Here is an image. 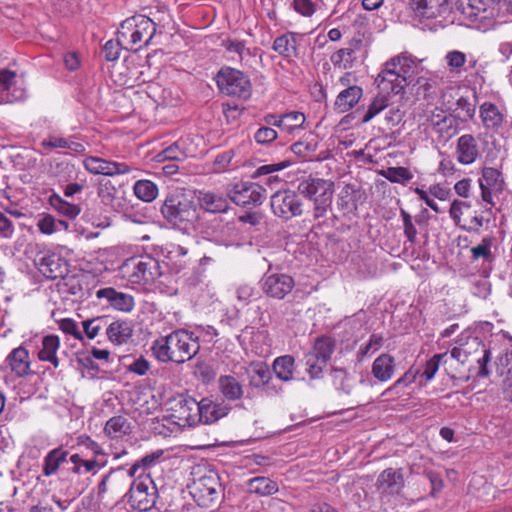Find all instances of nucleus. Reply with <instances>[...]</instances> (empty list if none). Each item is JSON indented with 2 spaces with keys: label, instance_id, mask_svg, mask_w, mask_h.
I'll return each mask as SVG.
<instances>
[{
  "label": "nucleus",
  "instance_id": "obj_35",
  "mask_svg": "<svg viewBox=\"0 0 512 512\" xmlns=\"http://www.w3.org/2000/svg\"><path fill=\"white\" fill-rule=\"evenodd\" d=\"M480 117L487 129L499 128L504 120L503 113L491 102H484L480 106Z\"/></svg>",
  "mask_w": 512,
  "mask_h": 512
},
{
  "label": "nucleus",
  "instance_id": "obj_62",
  "mask_svg": "<svg viewBox=\"0 0 512 512\" xmlns=\"http://www.w3.org/2000/svg\"><path fill=\"white\" fill-rule=\"evenodd\" d=\"M447 355V352L442 354H435L430 360H428L425 364V368L423 370L422 376L425 377L427 381L431 380L436 372L438 371L439 364L441 360Z\"/></svg>",
  "mask_w": 512,
  "mask_h": 512
},
{
  "label": "nucleus",
  "instance_id": "obj_55",
  "mask_svg": "<svg viewBox=\"0 0 512 512\" xmlns=\"http://www.w3.org/2000/svg\"><path fill=\"white\" fill-rule=\"evenodd\" d=\"M456 110L459 112V117L463 120H470L474 117L476 112L475 101L472 102L468 97L461 96L456 101Z\"/></svg>",
  "mask_w": 512,
  "mask_h": 512
},
{
  "label": "nucleus",
  "instance_id": "obj_25",
  "mask_svg": "<svg viewBox=\"0 0 512 512\" xmlns=\"http://www.w3.org/2000/svg\"><path fill=\"white\" fill-rule=\"evenodd\" d=\"M249 380V385L253 388L259 389L262 387H269L272 379L270 367L265 362H252L246 369Z\"/></svg>",
  "mask_w": 512,
  "mask_h": 512
},
{
  "label": "nucleus",
  "instance_id": "obj_3",
  "mask_svg": "<svg viewBox=\"0 0 512 512\" xmlns=\"http://www.w3.org/2000/svg\"><path fill=\"white\" fill-rule=\"evenodd\" d=\"M416 58L401 53L390 58L375 79L381 90H390L393 94L404 93L405 87L412 83L417 72Z\"/></svg>",
  "mask_w": 512,
  "mask_h": 512
},
{
  "label": "nucleus",
  "instance_id": "obj_24",
  "mask_svg": "<svg viewBox=\"0 0 512 512\" xmlns=\"http://www.w3.org/2000/svg\"><path fill=\"white\" fill-rule=\"evenodd\" d=\"M430 122L433 132L436 133L438 137L445 142L450 140L458 133V120L452 116L433 114Z\"/></svg>",
  "mask_w": 512,
  "mask_h": 512
},
{
  "label": "nucleus",
  "instance_id": "obj_12",
  "mask_svg": "<svg viewBox=\"0 0 512 512\" xmlns=\"http://www.w3.org/2000/svg\"><path fill=\"white\" fill-rule=\"evenodd\" d=\"M133 477L129 469L125 470L123 467L111 469L98 484V498L103 499L108 492L115 496L122 494L126 489H130Z\"/></svg>",
  "mask_w": 512,
  "mask_h": 512
},
{
  "label": "nucleus",
  "instance_id": "obj_13",
  "mask_svg": "<svg viewBox=\"0 0 512 512\" xmlns=\"http://www.w3.org/2000/svg\"><path fill=\"white\" fill-rule=\"evenodd\" d=\"M478 183L481 190L482 201L491 206H495L493 195L502 194L506 187L502 172L493 167H483Z\"/></svg>",
  "mask_w": 512,
  "mask_h": 512
},
{
  "label": "nucleus",
  "instance_id": "obj_44",
  "mask_svg": "<svg viewBox=\"0 0 512 512\" xmlns=\"http://www.w3.org/2000/svg\"><path fill=\"white\" fill-rule=\"evenodd\" d=\"M389 107V96L387 94H377L371 103L368 105L366 112L363 115L362 123L370 122L375 116L381 113L384 109Z\"/></svg>",
  "mask_w": 512,
  "mask_h": 512
},
{
  "label": "nucleus",
  "instance_id": "obj_61",
  "mask_svg": "<svg viewBox=\"0 0 512 512\" xmlns=\"http://www.w3.org/2000/svg\"><path fill=\"white\" fill-rule=\"evenodd\" d=\"M490 218L485 215H480L475 212V215L472 216L468 224L461 225L460 228L467 232L479 233L484 224H489Z\"/></svg>",
  "mask_w": 512,
  "mask_h": 512
},
{
  "label": "nucleus",
  "instance_id": "obj_4",
  "mask_svg": "<svg viewBox=\"0 0 512 512\" xmlns=\"http://www.w3.org/2000/svg\"><path fill=\"white\" fill-rule=\"evenodd\" d=\"M156 32V24L147 16L136 15L125 19L117 32L119 43L130 51L147 46Z\"/></svg>",
  "mask_w": 512,
  "mask_h": 512
},
{
  "label": "nucleus",
  "instance_id": "obj_9",
  "mask_svg": "<svg viewBox=\"0 0 512 512\" xmlns=\"http://www.w3.org/2000/svg\"><path fill=\"white\" fill-rule=\"evenodd\" d=\"M125 496L132 508L143 512L154 507L158 490L151 478L139 479L133 481Z\"/></svg>",
  "mask_w": 512,
  "mask_h": 512
},
{
  "label": "nucleus",
  "instance_id": "obj_15",
  "mask_svg": "<svg viewBox=\"0 0 512 512\" xmlns=\"http://www.w3.org/2000/svg\"><path fill=\"white\" fill-rule=\"evenodd\" d=\"M26 89L18 83L17 73L9 69L0 70V104H11L25 100Z\"/></svg>",
  "mask_w": 512,
  "mask_h": 512
},
{
  "label": "nucleus",
  "instance_id": "obj_5",
  "mask_svg": "<svg viewBox=\"0 0 512 512\" xmlns=\"http://www.w3.org/2000/svg\"><path fill=\"white\" fill-rule=\"evenodd\" d=\"M298 192L313 202V217L320 219L326 216L331 207L334 182L310 175L299 182Z\"/></svg>",
  "mask_w": 512,
  "mask_h": 512
},
{
  "label": "nucleus",
  "instance_id": "obj_29",
  "mask_svg": "<svg viewBox=\"0 0 512 512\" xmlns=\"http://www.w3.org/2000/svg\"><path fill=\"white\" fill-rule=\"evenodd\" d=\"M300 36L295 32H286L274 40L272 48L284 58L296 57L298 55V37Z\"/></svg>",
  "mask_w": 512,
  "mask_h": 512
},
{
  "label": "nucleus",
  "instance_id": "obj_33",
  "mask_svg": "<svg viewBox=\"0 0 512 512\" xmlns=\"http://www.w3.org/2000/svg\"><path fill=\"white\" fill-rule=\"evenodd\" d=\"M28 358V351L23 347H18L12 350L7 356L6 362L18 377H23L27 375L30 370Z\"/></svg>",
  "mask_w": 512,
  "mask_h": 512
},
{
  "label": "nucleus",
  "instance_id": "obj_28",
  "mask_svg": "<svg viewBox=\"0 0 512 512\" xmlns=\"http://www.w3.org/2000/svg\"><path fill=\"white\" fill-rule=\"evenodd\" d=\"M404 485L401 469L387 468L381 472L377 479L378 489L394 493L398 492Z\"/></svg>",
  "mask_w": 512,
  "mask_h": 512
},
{
  "label": "nucleus",
  "instance_id": "obj_49",
  "mask_svg": "<svg viewBox=\"0 0 512 512\" xmlns=\"http://www.w3.org/2000/svg\"><path fill=\"white\" fill-rule=\"evenodd\" d=\"M381 175L392 183H406L413 178L412 173L405 167H389Z\"/></svg>",
  "mask_w": 512,
  "mask_h": 512
},
{
  "label": "nucleus",
  "instance_id": "obj_38",
  "mask_svg": "<svg viewBox=\"0 0 512 512\" xmlns=\"http://www.w3.org/2000/svg\"><path fill=\"white\" fill-rule=\"evenodd\" d=\"M104 431L110 438H121L131 433V426L126 417L118 415L106 422Z\"/></svg>",
  "mask_w": 512,
  "mask_h": 512
},
{
  "label": "nucleus",
  "instance_id": "obj_41",
  "mask_svg": "<svg viewBox=\"0 0 512 512\" xmlns=\"http://www.w3.org/2000/svg\"><path fill=\"white\" fill-rule=\"evenodd\" d=\"M49 203L56 211L70 219L76 218L81 212L79 205L67 202L56 193L49 197Z\"/></svg>",
  "mask_w": 512,
  "mask_h": 512
},
{
  "label": "nucleus",
  "instance_id": "obj_39",
  "mask_svg": "<svg viewBox=\"0 0 512 512\" xmlns=\"http://www.w3.org/2000/svg\"><path fill=\"white\" fill-rule=\"evenodd\" d=\"M494 242V237L485 236L482 238L481 242L471 248V259L472 261H477L479 259L483 260L484 264H491L495 257L491 251L492 245Z\"/></svg>",
  "mask_w": 512,
  "mask_h": 512
},
{
  "label": "nucleus",
  "instance_id": "obj_36",
  "mask_svg": "<svg viewBox=\"0 0 512 512\" xmlns=\"http://www.w3.org/2000/svg\"><path fill=\"white\" fill-rule=\"evenodd\" d=\"M60 347V339L56 335H47L42 340V348L38 352V358L41 361H48L57 368L59 359L56 352Z\"/></svg>",
  "mask_w": 512,
  "mask_h": 512
},
{
  "label": "nucleus",
  "instance_id": "obj_54",
  "mask_svg": "<svg viewBox=\"0 0 512 512\" xmlns=\"http://www.w3.org/2000/svg\"><path fill=\"white\" fill-rule=\"evenodd\" d=\"M162 455H163L162 450H157L150 454H147L144 457H142L140 460L136 461L129 468V470L135 476V474L137 473V471L139 469L145 470V469L150 468L151 466L155 465V463L162 457Z\"/></svg>",
  "mask_w": 512,
  "mask_h": 512
},
{
  "label": "nucleus",
  "instance_id": "obj_50",
  "mask_svg": "<svg viewBox=\"0 0 512 512\" xmlns=\"http://www.w3.org/2000/svg\"><path fill=\"white\" fill-rule=\"evenodd\" d=\"M492 268L484 267L482 269L483 279L477 280L473 283L472 294L478 298L486 299L491 293V283L487 280Z\"/></svg>",
  "mask_w": 512,
  "mask_h": 512
},
{
  "label": "nucleus",
  "instance_id": "obj_51",
  "mask_svg": "<svg viewBox=\"0 0 512 512\" xmlns=\"http://www.w3.org/2000/svg\"><path fill=\"white\" fill-rule=\"evenodd\" d=\"M110 321L108 316H98L82 322L84 332L89 339H94L99 331L106 327L107 322Z\"/></svg>",
  "mask_w": 512,
  "mask_h": 512
},
{
  "label": "nucleus",
  "instance_id": "obj_60",
  "mask_svg": "<svg viewBox=\"0 0 512 512\" xmlns=\"http://www.w3.org/2000/svg\"><path fill=\"white\" fill-rule=\"evenodd\" d=\"M317 142L311 141H298L291 145V151L303 158L308 157L310 154L316 151Z\"/></svg>",
  "mask_w": 512,
  "mask_h": 512
},
{
  "label": "nucleus",
  "instance_id": "obj_30",
  "mask_svg": "<svg viewBox=\"0 0 512 512\" xmlns=\"http://www.w3.org/2000/svg\"><path fill=\"white\" fill-rule=\"evenodd\" d=\"M372 375L381 382L390 380L395 372V360L390 354L379 355L372 364Z\"/></svg>",
  "mask_w": 512,
  "mask_h": 512
},
{
  "label": "nucleus",
  "instance_id": "obj_2",
  "mask_svg": "<svg viewBox=\"0 0 512 512\" xmlns=\"http://www.w3.org/2000/svg\"><path fill=\"white\" fill-rule=\"evenodd\" d=\"M198 337L184 329L157 338L152 343V353L161 362L178 364L191 360L199 351Z\"/></svg>",
  "mask_w": 512,
  "mask_h": 512
},
{
  "label": "nucleus",
  "instance_id": "obj_8",
  "mask_svg": "<svg viewBox=\"0 0 512 512\" xmlns=\"http://www.w3.org/2000/svg\"><path fill=\"white\" fill-rule=\"evenodd\" d=\"M270 206L275 216L288 221L303 213V202L299 195L290 189L275 191L270 197Z\"/></svg>",
  "mask_w": 512,
  "mask_h": 512
},
{
  "label": "nucleus",
  "instance_id": "obj_57",
  "mask_svg": "<svg viewBox=\"0 0 512 512\" xmlns=\"http://www.w3.org/2000/svg\"><path fill=\"white\" fill-rule=\"evenodd\" d=\"M416 379V373L413 372L411 369L406 371L398 380H396L393 385H391L388 389H386L383 392V395H389L392 392H395L396 394H399L401 390L412 384Z\"/></svg>",
  "mask_w": 512,
  "mask_h": 512
},
{
  "label": "nucleus",
  "instance_id": "obj_48",
  "mask_svg": "<svg viewBox=\"0 0 512 512\" xmlns=\"http://www.w3.org/2000/svg\"><path fill=\"white\" fill-rule=\"evenodd\" d=\"M70 462L73 463L72 472L75 474L91 472L95 467L102 468L104 463H99L96 459L85 460L79 454H73L69 458Z\"/></svg>",
  "mask_w": 512,
  "mask_h": 512
},
{
  "label": "nucleus",
  "instance_id": "obj_19",
  "mask_svg": "<svg viewBox=\"0 0 512 512\" xmlns=\"http://www.w3.org/2000/svg\"><path fill=\"white\" fill-rule=\"evenodd\" d=\"M96 297L98 299H106L112 308L125 313L131 312L135 306L132 295L117 291L113 287H106L97 290Z\"/></svg>",
  "mask_w": 512,
  "mask_h": 512
},
{
  "label": "nucleus",
  "instance_id": "obj_32",
  "mask_svg": "<svg viewBox=\"0 0 512 512\" xmlns=\"http://www.w3.org/2000/svg\"><path fill=\"white\" fill-rule=\"evenodd\" d=\"M218 388L223 397L229 401L240 400L244 393L242 384L231 375H221L218 379Z\"/></svg>",
  "mask_w": 512,
  "mask_h": 512
},
{
  "label": "nucleus",
  "instance_id": "obj_22",
  "mask_svg": "<svg viewBox=\"0 0 512 512\" xmlns=\"http://www.w3.org/2000/svg\"><path fill=\"white\" fill-rule=\"evenodd\" d=\"M106 335L108 340L114 345L127 343L133 335L132 322L125 319H116L107 322Z\"/></svg>",
  "mask_w": 512,
  "mask_h": 512
},
{
  "label": "nucleus",
  "instance_id": "obj_58",
  "mask_svg": "<svg viewBox=\"0 0 512 512\" xmlns=\"http://www.w3.org/2000/svg\"><path fill=\"white\" fill-rule=\"evenodd\" d=\"M383 343V337L379 334H372L367 344L360 347L358 357L364 358L378 351Z\"/></svg>",
  "mask_w": 512,
  "mask_h": 512
},
{
  "label": "nucleus",
  "instance_id": "obj_31",
  "mask_svg": "<svg viewBox=\"0 0 512 512\" xmlns=\"http://www.w3.org/2000/svg\"><path fill=\"white\" fill-rule=\"evenodd\" d=\"M68 451L62 446L49 451L43 459L42 473L46 477L55 475L60 466L67 461Z\"/></svg>",
  "mask_w": 512,
  "mask_h": 512
},
{
  "label": "nucleus",
  "instance_id": "obj_17",
  "mask_svg": "<svg viewBox=\"0 0 512 512\" xmlns=\"http://www.w3.org/2000/svg\"><path fill=\"white\" fill-rule=\"evenodd\" d=\"M84 167L92 174L114 176L127 174L131 168L123 162L109 161L103 158L90 156L84 160Z\"/></svg>",
  "mask_w": 512,
  "mask_h": 512
},
{
  "label": "nucleus",
  "instance_id": "obj_27",
  "mask_svg": "<svg viewBox=\"0 0 512 512\" xmlns=\"http://www.w3.org/2000/svg\"><path fill=\"white\" fill-rule=\"evenodd\" d=\"M442 0H408V6L418 18H436L442 13Z\"/></svg>",
  "mask_w": 512,
  "mask_h": 512
},
{
  "label": "nucleus",
  "instance_id": "obj_11",
  "mask_svg": "<svg viewBox=\"0 0 512 512\" xmlns=\"http://www.w3.org/2000/svg\"><path fill=\"white\" fill-rule=\"evenodd\" d=\"M125 267L132 269L129 279L134 284H148L161 275L159 262L150 256L131 258L125 263Z\"/></svg>",
  "mask_w": 512,
  "mask_h": 512
},
{
  "label": "nucleus",
  "instance_id": "obj_64",
  "mask_svg": "<svg viewBox=\"0 0 512 512\" xmlns=\"http://www.w3.org/2000/svg\"><path fill=\"white\" fill-rule=\"evenodd\" d=\"M277 138V132L268 126L260 127L254 134V139L258 144H269Z\"/></svg>",
  "mask_w": 512,
  "mask_h": 512
},
{
  "label": "nucleus",
  "instance_id": "obj_21",
  "mask_svg": "<svg viewBox=\"0 0 512 512\" xmlns=\"http://www.w3.org/2000/svg\"><path fill=\"white\" fill-rule=\"evenodd\" d=\"M198 204L206 213H226L230 208L227 197L211 191H199L197 195Z\"/></svg>",
  "mask_w": 512,
  "mask_h": 512
},
{
  "label": "nucleus",
  "instance_id": "obj_43",
  "mask_svg": "<svg viewBox=\"0 0 512 512\" xmlns=\"http://www.w3.org/2000/svg\"><path fill=\"white\" fill-rule=\"evenodd\" d=\"M134 195L144 201L151 202L158 195L157 185L150 180H138L133 186Z\"/></svg>",
  "mask_w": 512,
  "mask_h": 512
},
{
  "label": "nucleus",
  "instance_id": "obj_47",
  "mask_svg": "<svg viewBox=\"0 0 512 512\" xmlns=\"http://www.w3.org/2000/svg\"><path fill=\"white\" fill-rule=\"evenodd\" d=\"M159 162L164 161H172V162H180L184 161L187 158L186 152L180 147L178 142L173 143L167 148L163 149L156 156Z\"/></svg>",
  "mask_w": 512,
  "mask_h": 512
},
{
  "label": "nucleus",
  "instance_id": "obj_53",
  "mask_svg": "<svg viewBox=\"0 0 512 512\" xmlns=\"http://www.w3.org/2000/svg\"><path fill=\"white\" fill-rule=\"evenodd\" d=\"M445 61L449 71L458 74L466 63V55L461 51L452 50L446 54Z\"/></svg>",
  "mask_w": 512,
  "mask_h": 512
},
{
  "label": "nucleus",
  "instance_id": "obj_34",
  "mask_svg": "<svg viewBox=\"0 0 512 512\" xmlns=\"http://www.w3.org/2000/svg\"><path fill=\"white\" fill-rule=\"evenodd\" d=\"M246 486L248 492L259 496H270L277 493L279 490L277 482L264 476H258L249 479L246 483Z\"/></svg>",
  "mask_w": 512,
  "mask_h": 512
},
{
  "label": "nucleus",
  "instance_id": "obj_63",
  "mask_svg": "<svg viewBox=\"0 0 512 512\" xmlns=\"http://www.w3.org/2000/svg\"><path fill=\"white\" fill-rule=\"evenodd\" d=\"M354 190L352 189L351 185H346L338 195L337 204L338 206L343 210H351L353 207H355L354 201H353V194Z\"/></svg>",
  "mask_w": 512,
  "mask_h": 512
},
{
  "label": "nucleus",
  "instance_id": "obj_45",
  "mask_svg": "<svg viewBox=\"0 0 512 512\" xmlns=\"http://www.w3.org/2000/svg\"><path fill=\"white\" fill-rule=\"evenodd\" d=\"M331 377L337 390L350 394L354 386V378L350 377L345 369L333 368Z\"/></svg>",
  "mask_w": 512,
  "mask_h": 512
},
{
  "label": "nucleus",
  "instance_id": "obj_56",
  "mask_svg": "<svg viewBox=\"0 0 512 512\" xmlns=\"http://www.w3.org/2000/svg\"><path fill=\"white\" fill-rule=\"evenodd\" d=\"M117 190L110 180L101 181L98 188V196L105 205L114 206Z\"/></svg>",
  "mask_w": 512,
  "mask_h": 512
},
{
  "label": "nucleus",
  "instance_id": "obj_37",
  "mask_svg": "<svg viewBox=\"0 0 512 512\" xmlns=\"http://www.w3.org/2000/svg\"><path fill=\"white\" fill-rule=\"evenodd\" d=\"M294 368L295 359L291 355L279 356L272 364V369L276 377L284 382H289L293 379Z\"/></svg>",
  "mask_w": 512,
  "mask_h": 512
},
{
  "label": "nucleus",
  "instance_id": "obj_1",
  "mask_svg": "<svg viewBox=\"0 0 512 512\" xmlns=\"http://www.w3.org/2000/svg\"><path fill=\"white\" fill-rule=\"evenodd\" d=\"M160 211L168 223L184 233L198 231L220 245H233V239L226 237V233L234 228L228 223L224 224L220 217L208 219L205 215H200L192 198L182 190L170 192Z\"/></svg>",
  "mask_w": 512,
  "mask_h": 512
},
{
  "label": "nucleus",
  "instance_id": "obj_20",
  "mask_svg": "<svg viewBox=\"0 0 512 512\" xmlns=\"http://www.w3.org/2000/svg\"><path fill=\"white\" fill-rule=\"evenodd\" d=\"M481 155L478 140L472 134H464L457 140L456 158L460 164L470 165Z\"/></svg>",
  "mask_w": 512,
  "mask_h": 512
},
{
  "label": "nucleus",
  "instance_id": "obj_46",
  "mask_svg": "<svg viewBox=\"0 0 512 512\" xmlns=\"http://www.w3.org/2000/svg\"><path fill=\"white\" fill-rule=\"evenodd\" d=\"M331 61L335 67L350 69L355 61V50L351 47L339 49L332 54Z\"/></svg>",
  "mask_w": 512,
  "mask_h": 512
},
{
  "label": "nucleus",
  "instance_id": "obj_16",
  "mask_svg": "<svg viewBox=\"0 0 512 512\" xmlns=\"http://www.w3.org/2000/svg\"><path fill=\"white\" fill-rule=\"evenodd\" d=\"M40 273L49 280L64 278L69 273L68 261L57 253L42 255L35 260Z\"/></svg>",
  "mask_w": 512,
  "mask_h": 512
},
{
  "label": "nucleus",
  "instance_id": "obj_42",
  "mask_svg": "<svg viewBox=\"0 0 512 512\" xmlns=\"http://www.w3.org/2000/svg\"><path fill=\"white\" fill-rule=\"evenodd\" d=\"M280 129L289 134L300 129L305 122V115L298 111H291L279 116Z\"/></svg>",
  "mask_w": 512,
  "mask_h": 512
},
{
  "label": "nucleus",
  "instance_id": "obj_14",
  "mask_svg": "<svg viewBox=\"0 0 512 512\" xmlns=\"http://www.w3.org/2000/svg\"><path fill=\"white\" fill-rule=\"evenodd\" d=\"M294 279L286 273H265L261 279L263 292L274 299H284L294 288Z\"/></svg>",
  "mask_w": 512,
  "mask_h": 512
},
{
  "label": "nucleus",
  "instance_id": "obj_23",
  "mask_svg": "<svg viewBox=\"0 0 512 512\" xmlns=\"http://www.w3.org/2000/svg\"><path fill=\"white\" fill-rule=\"evenodd\" d=\"M198 418L200 423L212 424L228 414L229 408L223 403H215L210 398L199 401Z\"/></svg>",
  "mask_w": 512,
  "mask_h": 512
},
{
  "label": "nucleus",
  "instance_id": "obj_59",
  "mask_svg": "<svg viewBox=\"0 0 512 512\" xmlns=\"http://www.w3.org/2000/svg\"><path fill=\"white\" fill-rule=\"evenodd\" d=\"M400 214L403 220L404 235L410 243L414 244L417 239V229L413 224L412 217L403 209H401Z\"/></svg>",
  "mask_w": 512,
  "mask_h": 512
},
{
  "label": "nucleus",
  "instance_id": "obj_26",
  "mask_svg": "<svg viewBox=\"0 0 512 512\" xmlns=\"http://www.w3.org/2000/svg\"><path fill=\"white\" fill-rule=\"evenodd\" d=\"M362 95L363 89L360 86H349L342 90L336 97L334 109L339 113H346L359 102Z\"/></svg>",
  "mask_w": 512,
  "mask_h": 512
},
{
  "label": "nucleus",
  "instance_id": "obj_52",
  "mask_svg": "<svg viewBox=\"0 0 512 512\" xmlns=\"http://www.w3.org/2000/svg\"><path fill=\"white\" fill-rule=\"evenodd\" d=\"M328 362H321L318 357L307 353L305 355L306 371L311 379H319L322 377L323 370L327 366Z\"/></svg>",
  "mask_w": 512,
  "mask_h": 512
},
{
  "label": "nucleus",
  "instance_id": "obj_40",
  "mask_svg": "<svg viewBox=\"0 0 512 512\" xmlns=\"http://www.w3.org/2000/svg\"><path fill=\"white\" fill-rule=\"evenodd\" d=\"M334 349L335 341L328 336H321L316 339L313 350L309 353L321 359V362H328Z\"/></svg>",
  "mask_w": 512,
  "mask_h": 512
},
{
  "label": "nucleus",
  "instance_id": "obj_6",
  "mask_svg": "<svg viewBox=\"0 0 512 512\" xmlns=\"http://www.w3.org/2000/svg\"><path fill=\"white\" fill-rule=\"evenodd\" d=\"M199 475L193 479L192 484L188 486L190 494L201 507H210L216 503L223 494L220 476L213 469H199Z\"/></svg>",
  "mask_w": 512,
  "mask_h": 512
},
{
  "label": "nucleus",
  "instance_id": "obj_18",
  "mask_svg": "<svg viewBox=\"0 0 512 512\" xmlns=\"http://www.w3.org/2000/svg\"><path fill=\"white\" fill-rule=\"evenodd\" d=\"M171 409L174 412V417L184 425L195 426L200 423V418H198L199 401L192 397L180 396L175 400Z\"/></svg>",
  "mask_w": 512,
  "mask_h": 512
},
{
  "label": "nucleus",
  "instance_id": "obj_7",
  "mask_svg": "<svg viewBox=\"0 0 512 512\" xmlns=\"http://www.w3.org/2000/svg\"><path fill=\"white\" fill-rule=\"evenodd\" d=\"M219 91L227 96L247 100L252 94L249 77L242 71L231 67H222L215 76Z\"/></svg>",
  "mask_w": 512,
  "mask_h": 512
},
{
  "label": "nucleus",
  "instance_id": "obj_10",
  "mask_svg": "<svg viewBox=\"0 0 512 512\" xmlns=\"http://www.w3.org/2000/svg\"><path fill=\"white\" fill-rule=\"evenodd\" d=\"M265 188L254 182L240 181L227 190V197L238 206H259L265 199Z\"/></svg>",
  "mask_w": 512,
  "mask_h": 512
}]
</instances>
